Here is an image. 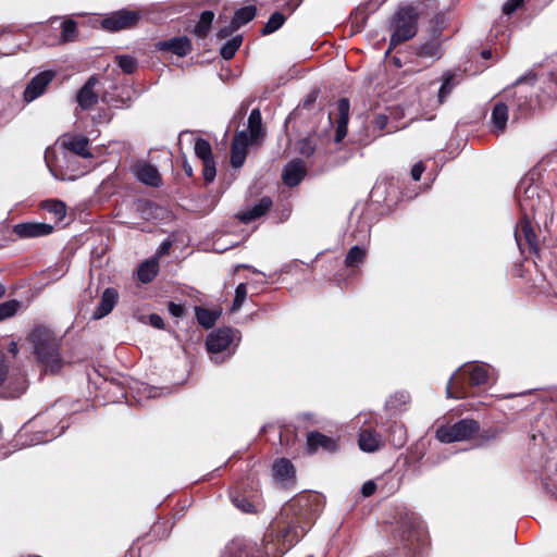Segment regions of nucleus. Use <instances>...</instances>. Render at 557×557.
<instances>
[{
  "label": "nucleus",
  "instance_id": "1",
  "mask_svg": "<svg viewBox=\"0 0 557 557\" xmlns=\"http://www.w3.org/2000/svg\"><path fill=\"white\" fill-rule=\"evenodd\" d=\"M27 342L46 372L57 373L63 366L60 354V339L47 326H37L28 335Z\"/></svg>",
  "mask_w": 557,
  "mask_h": 557
},
{
  "label": "nucleus",
  "instance_id": "2",
  "mask_svg": "<svg viewBox=\"0 0 557 557\" xmlns=\"http://www.w3.org/2000/svg\"><path fill=\"white\" fill-rule=\"evenodd\" d=\"M418 13L413 7L399 8L393 17L391 46L411 39L417 33Z\"/></svg>",
  "mask_w": 557,
  "mask_h": 557
},
{
  "label": "nucleus",
  "instance_id": "3",
  "mask_svg": "<svg viewBox=\"0 0 557 557\" xmlns=\"http://www.w3.org/2000/svg\"><path fill=\"white\" fill-rule=\"evenodd\" d=\"M535 78V74H527L516 82L517 91L511 106L516 108L520 115H525L540 106L539 98L533 95Z\"/></svg>",
  "mask_w": 557,
  "mask_h": 557
},
{
  "label": "nucleus",
  "instance_id": "4",
  "mask_svg": "<svg viewBox=\"0 0 557 557\" xmlns=\"http://www.w3.org/2000/svg\"><path fill=\"white\" fill-rule=\"evenodd\" d=\"M233 339L234 332L231 327H220L207 336L206 346L213 362L222 363L232 356L228 348Z\"/></svg>",
  "mask_w": 557,
  "mask_h": 557
},
{
  "label": "nucleus",
  "instance_id": "5",
  "mask_svg": "<svg viewBox=\"0 0 557 557\" xmlns=\"http://www.w3.org/2000/svg\"><path fill=\"white\" fill-rule=\"evenodd\" d=\"M455 86V75L445 73L438 88H436L435 83H431L426 89L420 91V100L428 109L433 111L445 102Z\"/></svg>",
  "mask_w": 557,
  "mask_h": 557
},
{
  "label": "nucleus",
  "instance_id": "6",
  "mask_svg": "<svg viewBox=\"0 0 557 557\" xmlns=\"http://www.w3.org/2000/svg\"><path fill=\"white\" fill-rule=\"evenodd\" d=\"M479 428L475 420L462 419L454 424L437 428L436 437L442 443L467 441L479 431Z\"/></svg>",
  "mask_w": 557,
  "mask_h": 557
},
{
  "label": "nucleus",
  "instance_id": "7",
  "mask_svg": "<svg viewBox=\"0 0 557 557\" xmlns=\"http://www.w3.org/2000/svg\"><path fill=\"white\" fill-rule=\"evenodd\" d=\"M140 18L141 13L139 11L123 9L103 18L101 25L109 32H117L135 27Z\"/></svg>",
  "mask_w": 557,
  "mask_h": 557
},
{
  "label": "nucleus",
  "instance_id": "8",
  "mask_svg": "<svg viewBox=\"0 0 557 557\" xmlns=\"http://www.w3.org/2000/svg\"><path fill=\"white\" fill-rule=\"evenodd\" d=\"M194 151L197 158L202 161V175L206 183H212L216 175L215 162L211 145L203 138H198L194 144Z\"/></svg>",
  "mask_w": 557,
  "mask_h": 557
},
{
  "label": "nucleus",
  "instance_id": "9",
  "mask_svg": "<svg viewBox=\"0 0 557 557\" xmlns=\"http://www.w3.org/2000/svg\"><path fill=\"white\" fill-rule=\"evenodd\" d=\"M54 77L55 72L52 70H46L35 75L23 92L24 101L29 103L42 96Z\"/></svg>",
  "mask_w": 557,
  "mask_h": 557
},
{
  "label": "nucleus",
  "instance_id": "10",
  "mask_svg": "<svg viewBox=\"0 0 557 557\" xmlns=\"http://www.w3.org/2000/svg\"><path fill=\"white\" fill-rule=\"evenodd\" d=\"M256 552V545L236 537L225 545L220 557H257Z\"/></svg>",
  "mask_w": 557,
  "mask_h": 557
},
{
  "label": "nucleus",
  "instance_id": "11",
  "mask_svg": "<svg viewBox=\"0 0 557 557\" xmlns=\"http://www.w3.org/2000/svg\"><path fill=\"white\" fill-rule=\"evenodd\" d=\"M306 445L309 454H314L319 449L333 453L338 448L336 440L318 431H312L307 434Z\"/></svg>",
  "mask_w": 557,
  "mask_h": 557
},
{
  "label": "nucleus",
  "instance_id": "12",
  "mask_svg": "<svg viewBox=\"0 0 557 557\" xmlns=\"http://www.w3.org/2000/svg\"><path fill=\"white\" fill-rule=\"evenodd\" d=\"M13 230L21 238H35L51 234L53 226L47 223L26 222L14 225Z\"/></svg>",
  "mask_w": 557,
  "mask_h": 557
},
{
  "label": "nucleus",
  "instance_id": "13",
  "mask_svg": "<svg viewBox=\"0 0 557 557\" xmlns=\"http://www.w3.org/2000/svg\"><path fill=\"white\" fill-rule=\"evenodd\" d=\"M248 145L249 137L245 131H242L234 136L231 150V163L233 168L238 169L244 164Z\"/></svg>",
  "mask_w": 557,
  "mask_h": 557
},
{
  "label": "nucleus",
  "instance_id": "14",
  "mask_svg": "<svg viewBox=\"0 0 557 557\" xmlns=\"http://www.w3.org/2000/svg\"><path fill=\"white\" fill-rule=\"evenodd\" d=\"M134 173L137 180L146 185L158 187L162 183L161 175L157 168L148 162H137L134 166Z\"/></svg>",
  "mask_w": 557,
  "mask_h": 557
},
{
  "label": "nucleus",
  "instance_id": "15",
  "mask_svg": "<svg viewBox=\"0 0 557 557\" xmlns=\"http://www.w3.org/2000/svg\"><path fill=\"white\" fill-rule=\"evenodd\" d=\"M337 117H336V133L335 141L341 143L347 135V125L349 121L350 103L347 98H341L336 104Z\"/></svg>",
  "mask_w": 557,
  "mask_h": 557
},
{
  "label": "nucleus",
  "instance_id": "16",
  "mask_svg": "<svg viewBox=\"0 0 557 557\" xmlns=\"http://www.w3.org/2000/svg\"><path fill=\"white\" fill-rule=\"evenodd\" d=\"M97 84V77L91 76L79 89L76 98L83 110H89L98 102V94L95 91Z\"/></svg>",
  "mask_w": 557,
  "mask_h": 557
},
{
  "label": "nucleus",
  "instance_id": "17",
  "mask_svg": "<svg viewBox=\"0 0 557 557\" xmlns=\"http://www.w3.org/2000/svg\"><path fill=\"white\" fill-rule=\"evenodd\" d=\"M117 300L119 293L112 287L106 288L101 295L99 305L92 313V318L99 320L108 315L117 304Z\"/></svg>",
  "mask_w": 557,
  "mask_h": 557
},
{
  "label": "nucleus",
  "instance_id": "18",
  "mask_svg": "<svg viewBox=\"0 0 557 557\" xmlns=\"http://www.w3.org/2000/svg\"><path fill=\"white\" fill-rule=\"evenodd\" d=\"M358 444L361 450L373 453L381 448L383 438L380 433L371 428L362 429L359 433Z\"/></svg>",
  "mask_w": 557,
  "mask_h": 557
},
{
  "label": "nucleus",
  "instance_id": "19",
  "mask_svg": "<svg viewBox=\"0 0 557 557\" xmlns=\"http://www.w3.org/2000/svg\"><path fill=\"white\" fill-rule=\"evenodd\" d=\"M306 174V169L301 160L292 161L283 172L282 178L285 185L289 187L297 186Z\"/></svg>",
  "mask_w": 557,
  "mask_h": 557
},
{
  "label": "nucleus",
  "instance_id": "20",
  "mask_svg": "<svg viewBox=\"0 0 557 557\" xmlns=\"http://www.w3.org/2000/svg\"><path fill=\"white\" fill-rule=\"evenodd\" d=\"M160 50L171 51L178 57L187 55L191 50V42L186 36L164 40L158 45Z\"/></svg>",
  "mask_w": 557,
  "mask_h": 557
},
{
  "label": "nucleus",
  "instance_id": "21",
  "mask_svg": "<svg viewBox=\"0 0 557 557\" xmlns=\"http://www.w3.org/2000/svg\"><path fill=\"white\" fill-rule=\"evenodd\" d=\"M403 534L401 537L405 542L413 545L414 541L420 542L423 536V530L417 518L407 517L401 523Z\"/></svg>",
  "mask_w": 557,
  "mask_h": 557
},
{
  "label": "nucleus",
  "instance_id": "22",
  "mask_svg": "<svg viewBox=\"0 0 557 557\" xmlns=\"http://www.w3.org/2000/svg\"><path fill=\"white\" fill-rule=\"evenodd\" d=\"M272 206V200L269 197L261 198L252 208L246 209L238 214L243 223H250L253 220L265 214Z\"/></svg>",
  "mask_w": 557,
  "mask_h": 557
},
{
  "label": "nucleus",
  "instance_id": "23",
  "mask_svg": "<svg viewBox=\"0 0 557 557\" xmlns=\"http://www.w3.org/2000/svg\"><path fill=\"white\" fill-rule=\"evenodd\" d=\"M461 371L470 375V383L473 386L486 384L490 379L488 366L484 363H475L471 366H462Z\"/></svg>",
  "mask_w": 557,
  "mask_h": 557
},
{
  "label": "nucleus",
  "instance_id": "24",
  "mask_svg": "<svg viewBox=\"0 0 557 557\" xmlns=\"http://www.w3.org/2000/svg\"><path fill=\"white\" fill-rule=\"evenodd\" d=\"M508 121V106L504 102H497L491 115L492 131L493 133H503L506 128Z\"/></svg>",
  "mask_w": 557,
  "mask_h": 557
},
{
  "label": "nucleus",
  "instance_id": "25",
  "mask_svg": "<svg viewBox=\"0 0 557 557\" xmlns=\"http://www.w3.org/2000/svg\"><path fill=\"white\" fill-rule=\"evenodd\" d=\"M63 146L79 157L90 158L92 156L89 151V140L85 136H71L63 141Z\"/></svg>",
  "mask_w": 557,
  "mask_h": 557
},
{
  "label": "nucleus",
  "instance_id": "26",
  "mask_svg": "<svg viewBox=\"0 0 557 557\" xmlns=\"http://www.w3.org/2000/svg\"><path fill=\"white\" fill-rule=\"evenodd\" d=\"M273 473L283 485H287L295 476L294 466L288 459L281 458L274 463Z\"/></svg>",
  "mask_w": 557,
  "mask_h": 557
},
{
  "label": "nucleus",
  "instance_id": "27",
  "mask_svg": "<svg viewBox=\"0 0 557 557\" xmlns=\"http://www.w3.org/2000/svg\"><path fill=\"white\" fill-rule=\"evenodd\" d=\"M248 129L250 134L249 143H255L264 136L262 128V117L259 109H253L248 117Z\"/></svg>",
  "mask_w": 557,
  "mask_h": 557
},
{
  "label": "nucleus",
  "instance_id": "28",
  "mask_svg": "<svg viewBox=\"0 0 557 557\" xmlns=\"http://www.w3.org/2000/svg\"><path fill=\"white\" fill-rule=\"evenodd\" d=\"M16 113V104L13 96L4 94L0 97V124L8 123Z\"/></svg>",
  "mask_w": 557,
  "mask_h": 557
},
{
  "label": "nucleus",
  "instance_id": "29",
  "mask_svg": "<svg viewBox=\"0 0 557 557\" xmlns=\"http://www.w3.org/2000/svg\"><path fill=\"white\" fill-rule=\"evenodd\" d=\"M159 264L154 259L147 260L140 264L137 271L138 280L141 283H150L158 274Z\"/></svg>",
  "mask_w": 557,
  "mask_h": 557
},
{
  "label": "nucleus",
  "instance_id": "30",
  "mask_svg": "<svg viewBox=\"0 0 557 557\" xmlns=\"http://www.w3.org/2000/svg\"><path fill=\"white\" fill-rule=\"evenodd\" d=\"M195 313H196L198 323L206 329L212 327L214 325V323L216 322L218 318L220 317L219 311L209 310V309L201 308V307H196Z\"/></svg>",
  "mask_w": 557,
  "mask_h": 557
},
{
  "label": "nucleus",
  "instance_id": "31",
  "mask_svg": "<svg viewBox=\"0 0 557 557\" xmlns=\"http://www.w3.org/2000/svg\"><path fill=\"white\" fill-rule=\"evenodd\" d=\"M367 256V249L364 247H360L358 245L352 246L345 258V265L347 268H355L361 264Z\"/></svg>",
  "mask_w": 557,
  "mask_h": 557
},
{
  "label": "nucleus",
  "instance_id": "32",
  "mask_svg": "<svg viewBox=\"0 0 557 557\" xmlns=\"http://www.w3.org/2000/svg\"><path fill=\"white\" fill-rule=\"evenodd\" d=\"M213 18L214 13L212 11H203L200 15L198 23L194 27V34L199 38L206 37L210 29Z\"/></svg>",
  "mask_w": 557,
  "mask_h": 557
},
{
  "label": "nucleus",
  "instance_id": "33",
  "mask_svg": "<svg viewBox=\"0 0 557 557\" xmlns=\"http://www.w3.org/2000/svg\"><path fill=\"white\" fill-rule=\"evenodd\" d=\"M446 394L449 398H463L468 395L467 388L462 383H459V380L456 374H453L447 387Z\"/></svg>",
  "mask_w": 557,
  "mask_h": 557
},
{
  "label": "nucleus",
  "instance_id": "34",
  "mask_svg": "<svg viewBox=\"0 0 557 557\" xmlns=\"http://www.w3.org/2000/svg\"><path fill=\"white\" fill-rule=\"evenodd\" d=\"M409 400L407 392H397L387 399L386 407L394 412L401 411Z\"/></svg>",
  "mask_w": 557,
  "mask_h": 557
},
{
  "label": "nucleus",
  "instance_id": "35",
  "mask_svg": "<svg viewBox=\"0 0 557 557\" xmlns=\"http://www.w3.org/2000/svg\"><path fill=\"white\" fill-rule=\"evenodd\" d=\"M256 13L257 9L255 5H247L238 9L232 20L234 21L235 26L240 27L250 22L256 16Z\"/></svg>",
  "mask_w": 557,
  "mask_h": 557
},
{
  "label": "nucleus",
  "instance_id": "36",
  "mask_svg": "<svg viewBox=\"0 0 557 557\" xmlns=\"http://www.w3.org/2000/svg\"><path fill=\"white\" fill-rule=\"evenodd\" d=\"M523 235L527 244L530 246V247H533V245L535 244V233L533 232L532 227L530 226L529 222H527L525 220H523L521 223H520V228L516 231L515 233V236H516V240L518 243V245L520 246L521 245V236Z\"/></svg>",
  "mask_w": 557,
  "mask_h": 557
},
{
  "label": "nucleus",
  "instance_id": "37",
  "mask_svg": "<svg viewBox=\"0 0 557 557\" xmlns=\"http://www.w3.org/2000/svg\"><path fill=\"white\" fill-rule=\"evenodd\" d=\"M284 22L285 15L282 14L281 12H274L263 26L261 33L263 35H270L277 30L284 24Z\"/></svg>",
  "mask_w": 557,
  "mask_h": 557
},
{
  "label": "nucleus",
  "instance_id": "38",
  "mask_svg": "<svg viewBox=\"0 0 557 557\" xmlns=\"http://www.w3.org/2000/svg\"><path fill=\"white\" fill-rule=\"evenodd\" d=\"M240 44H242L240 36H237V37L226 41L220 50L221 57L225 60L232 59L235 55L236 51L238 50Z\"/></svg>",
  "mask_w": 557,
  "mask_h": 557
},
{
  "label": "nucleus",
  "instance_id": "39",
  "mask_svg": "<svg viewBox=\"0 0 557 557\" xmlns=\"http://www.w3.org/2000/svg\"><path fill=\"white\" fill-rule=\"evenodd\" d=\"M42 208L55 215L57 219L62 220L66 213L64 202L60 200H47L44 202Z\"/></svg>",
  "mask_w": 557,
  "mask_h": 557
},
{
  "label": "nucleus",
  "instance_id": "40",
  "mask_svg": "<svg viewBox=\"0 0 557 557\" xmlns=\"http://www.w3.org/2000/svg\"><path fill=\"white\" fill-rule=\"evenodd\" d=\"M117 65L126 74H133L137 70V60L132 55H117Z\"/></svg>",
  "mask_w": 557,
  "mask_h": 557
},
{
  "label": "nucleus",
  "instance_id": "41",
  "mask_svg": "<svg viewBox=\"0 0 557 557\" xmlns=\"http://www.w3.org/2000/svg\"><path fill=\"white\" fill-rule=\"evenodd\" d=\"M231 499L234 506L243 512H252L255 510L252 503L243 495L231 493Z\"/></svg>",
  "mask_w": 557,
  "mask_h": 557
},
{
  "label": "nucleus",
  "instance_id": "42",
  "mask_svg": "<svg viewBox=\"0 0 557 557\" xmlns=\"http://www.w3.org/2000/svg\"><path fill=\"white\" fill-rule=\"evenodd\" d=\"M77 33L76 22L73 20H67L62 24L61 30V40L62 41H72Z\"/></svg>",
  "mask_w": 557,
  "mask_h": 557
},
{
  "label": "nucleus",
  "instance_id": "43",
  "mask_svg": "<svg viewBox=\"0 0 557 557\" xmlns=\"http://www.w3.org/2000/svg\"><path fill=\"white\" fill-rule=\"evenodd\" d=\"M17 300H9L0 304V321L14 315L20 307Z\"/></svg>",
  "mask_w": 557,
  "mask_h": 557
},
{
  "label": "nucleus",
  "instance_id": "44",
  "mask_svg": "<svg viewBox=\"0 0 557 557\" xmlns=\"http://www.w3.org/2000/svg\"><path fill=\"white\" fill-rule=\"evenodd\" d=\"M392 443L396 447H401L406 443V431L404 425L395 424L392 426Z\"/></svg>",
  "mask_w": 557,
  "mask_h": 557
},
{
  "label": "nucleus",
  "instance_id": "45",
  "mask_svg": "<svg viewBox=\"0 0 557 557\" xmlns=\"http://www.w3.org/2000/svg\"><path fill=\"white\" fill-rule=\"evenodd\" d=\"M247 296V286L245 283L238 284L235 289V296L232 305V311H237L244 304Z\"/></svg>",
  "mask_w": 557,
  "mask_h": 557
},
{
  "label": "nucleus",
  "instance_id": "46",
  "mask_svg": "<svg viewBox=\"0 0 557 557\" xmlns=\"http://www.w3.org/2000/svg\"><path fill=\"white\" fill-rule=\"evenodd\" d=\"M10 364L5 354L0 350V386L8 380Z\"/></svg>",
  "mask_w": 557,
  "mask_h": 557
},
{
  "label": "nucleus",
  "instance_id": "47",
  "mask_svg": "<svg viewBox=\"0 0 557 557\" xmlns=\"http://www.w3.org/2000/svg\"><path fill=\"white\" fill-rule=\"evenodd\" d=\"M298 149L302 156L310 157L314 152V145L309 137H306L299 140Z\"/></svg>",
  "mask_w": 557,
  "mask_h": 557
},
{
  "label": "nucleus",
  "instance_id": "48",
  "mask_svg": "<svg viewBox=\"0 0 557 557\" xmlns=\"http://www.w3.org/2000/svg\"><path fill=\"white\" fill-rule=\"evenodd\" d=\"M523 3V0H507L503 5V13L510 16Z\"/></svg>",
  "mask_w": 557,
  "mask_h": 557
},
{
  "label": "nucleus",
  "instance_id": "49",
  "mask_svg": "<svg viewBox=\"0 0 557 557\" xmlns=\"http://www.w3.org/2000/svg\"><path fill=\"white\" fill-rule=\"evenodd\" d=\"M376 488H377V485H376L375 481L369 480L362 484L360 492L363 497H370L375 493Z\"/></svg>",
  "mask_w": 557,
  "mask_h": 557
},
{
  "label": "nucleus",
  "instance_id": "50",
  "mask_svg": "<svg viewBox=\"0 0 557 557\" xmlns=\"http://www.w3.org/2000/svg\"><path fill=\"white\" fill-rule=\"evenodd\" d=\"M372 124L377 131H383L387 128L388 117L385 114H379L373 119Z\"/></svg>",
  "mask_w": 557,
  "mask_h": 557
},
{
  "label": "nucleus",
  "instance_id": "51",
  "mask_svg": "<svg viewBox=\"0 0 557 557\" xmlns=\"http://www.w3.org/2000/svg\"><path fill=\"white\" fill-rule=\"evenodd\" d=\"M238 28H239V26H235L234 21L232 20L227 26L220 28L218 36L220 38H226V37L231 36Z\"/></svg>",
  "mask_w": 557,
  "mask_h": 557
},
{
  "label": "nucleus",
  "instance_id": "52",
  "mask_svg": "<svg viewBox=\"0 0 557 557\" xmlns=\"http://www.w3.org/2000/svg\"><path fill=\"white\" fill-rule=\"evenodd\" d=\"M545 488L557 498V475L549 476L544 481Z\"/></svg>",
  "mask_w": 557,
  "mask_h": 557
},
{
  "label": "nucleus",
  "instance_id": "53",
  "mask_svg": "<svg viewBox=\"0 0 557 557\" xmlns=\"http://www.w3.org/2000/svg\"><path fill=\"white\" fill-rule=\"evenodd\" d=\"M168 309H169L170 314H172L173 317H176V318H181L185 312V309L182 305L175 304L172 301L169 302Z\"/></svg>",
  "mask_w": 557,
  "mask_h": 557
},
{
  "label": "nucleus",
  "instance_id": "54",
  "mask_svg": "<svg viewBox=\"0 0 557 557\" xmlns=\"http://www.w3.org/2000/svg\"><path fill=\"white\" fill-rule=\"evenodd\" d=\"M148 321L149 324L156 329L162 330L164 327L163 319L157 313L149 314Z\"/></svg>",
  "mask_w": 557,
  "mask_h": 557
},
{
  "label": "nucleus",
  "instance_id": "55",
  "mask_svg": "<svg viewBox=\"0 0 557 557\" xmlns=\"http://www.w3.org/2000/svg\"><path fill=\"white\" fill-rule=\"evenodd\" d=\"M424 172V166L423 164L420 162V163H417L413 165V168L411 169V176L414 181H419L421 178V175L422 173Z\"/></svg>",
  "mask_w": 557,
  "mask_h": 557
},
{
  "label": "nucleus",
  "instance_id": "56",
  "mask_svg": "<svg viewBox=\"0 0 557 557\" xmlns=\"http://www.w3.org/2000/svg\"><path fill=\"white\" fill-rule=\"evenodd\" d=\"M317 100V92L309 94L304 100H302V108L309 109L313 102Z\"/></svg>",
  "mask_w": 557,
  "mask_h": 557
},
{
  "label": "nucleus",
  "instance_id": "57",
  "mask_svg": "<svg viewBox=\"0 0 557 557\" xmlns=\"http://www.w3.org/2000/svg\"><path fill=\"white\" fill-rule=\"evenodd\" d=\"M361 228H362L360 231L361 235L359 237H357V238L360 239V240H364L370 235V227H369V225L366 222H362L361 223Z\"/></svg>",
  "mask_w": 557,
  "mask_h": 557
},
{
  "label": "nucleus",
  "instance_id": "58",
  "mask_svg": "<svg viewBox=\"0 0 557 557\" xmlns=\"http://www.w3.org/2000/svg\"><path fill=\"white\" fill-rule=\"evenodd\" d=\"M183 170L187 176H193V166L188 163L187 160L183 162Z\"/></svg>",
  "mask_w": 557,
  "mask_h": 557
},
{
  "label": "nucleus",
  "instance_id": "59",
  "mask_svg": "<svg viewBox=\"0 0 557 557\" xmlns=\"http://www.w3.org/2000/svg\"><path fill=\"white\" fill-rule=\"evenodd\" d=\"M171 247V243L170 242H164L161 244L159 250H158V253L159 255H162V253H165Z\"/></svg>",
  "mask_w": 557,
  "mask_h": 557
},
{
  "label": "nucleus",
  "instance_id": "60",
  "mask_svg": "<svg viewBox=\"0 0 557 557\" xmlns=\"http://www.w3.org/2000/svg\"><path fill=\"white\" fill-rule=\"evenodd\" d=\"M9 350L13 356H16L18 351L17 344L15 342H11L9 345Z\"/></svg>",
  "mask_w": 557,
  "mask_h": 557
},
{
  "label": "nucleus",
  "instance_id": "61",
  "mask_svg": "<svg viewBox=\"0 0 557 557\" xmlns=\"http://www.w3.org/2000/svg\"><path fill=\"white\" fill-rule=\"evenodd\" d=\"M146 389L148 391V396L149 397H156L157 396V393H158L157 388H154V387H147Z\"/></svg>",
  "mask_w": 557,
  "mask_h": 557
},
{
  "label": "nucleus",
  "instance_id": "62",
  "mask_svg": "<svg viewBox=\"0 0 557 557\" xmlns=\"http://www.w3.org/2000/svg\"><path fill=\"white\" fill-rule=\"evenodd\" d=\"M519 202H520V207L522 210H527L528 208V203H527V200L524 198H520L519 199Z\"/></svg>",
  "mask_w": 557,
  "mask_h": 557
},
{
  "label": "nucleus",
  "instance_id": "63",
  "mask_svg": "<svg viewBox=\"0 0 557 557\" xmlns=\"http://www.w3.org/2000/svg\"><path fill=\"white\" fill-rule=\"evenodd\" d=\"M481 54H482V57L484 59H490L492 57V51L491 50H483Z\"/></svg>",
  "mask_w": 557,
  "mask_h": 557
},
{
  "label": "nucleus",
  "instance_id": "64",
  "mask_svg": "<svg viewBox=\"0 0 557 557\" xmlns=\"http://www.w3.org/2000/svg\"><path fill=\"white\" fill-rule=\"evenodd\" d=\"M535 193H536V189L534 187H529L525 190V195H528V197L533 196Z\"/></svg>",
  "mask_w": 557,
  "mask_h": 557
}]
</instances>
